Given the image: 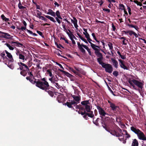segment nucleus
Returning <instances> with one entry per match:
<instances>
[{"label": "nucleus", "instance_id": "nucleus-1", "mask_svg": "<svg viewBox=\"0 0 146 146\" xmlns=\"http://www.w3.org/2000/svg\"><path fill=\"white\" fill-rule=\"evenodd\" d=\"M128 82L133 88L135 90H137V86L138 88L142 89L144 85V82L143 81L140 82L139 81L135 79L131 80L129 79Z\"/></svg>", "mask_w": 146, "mask_h": 146}, {"label": "nucleus", "instance_id": "nucleus-2", "mask_svg": "<svg viewBox=\"0 0 146 146\" xmlns=\"http://www.w3.org/2000/svg\"><path fill=\"white\" fill-rule=\"evenodd\" d=\"M131 129L137 135L138 138L141 140L146 141V137L144 133L138 129L133 126L131 127Z\"/></svg>", "mask_w": 146, "mask_h": 146}, {"label": "nucleus", "instance_id": "nucleus-3", "mask_svg": "<svg viewBox=\"0 0 146 146\" xmlns=\"http://www.w3.org/2000/svg\"><path fill=\"white\" fill-rule=\"evenodd\" d=\"M72 97L74 99V100L71 101V102H67L66 104L69 108H72V105H76L78 103H80V96L78 95V96H76L75 95H72Z\"/></svg>", "mask_w": 146, "mask_h": 146}, {"label": "nucleus", "instance_id": "nucleus-4", "mask_svg": "<svg viewBox=\"0 0 146 146\" xmlns=\"http://www.w3.org/2000/svg\"><path fill=\"white\" fill-rule=\"evenodd\" d=\"M36 86L41 89L45 91L50 89V86L48 82H42L40 80L37 81Z\"/></svg>", "mask_w": 146, "mask_h": 146}, {"label": "nucleus", "instance_id": "nucleus-5", "mask_svg": "<svg viewBox=\"0 0 146 146\" xmlns=\"http://www.w3.org/2000/svg\"><path fill=\"white\" fill-rule=\"evenodd\" d=\"M117 132L115 131H112L110 132V133L112 135L115 136L116 137H119L118 139L120 141H122L123 139V133L122 132V130L119 128L117 129Z\"/></svg>", "mask_w": 146, "mask_h": 146}, {"label": "nucleus", "instance_id": "nucleus-6", "mask_svg": "<svg viewBox=\"0 0 146 146\" xmlns=\"http://www.w3.org/2000/svg\"><path fill=\"white\" fill-rule=\"evenodd\" d=\"M16 55L19 56V58L20 59L22 60L23 62H24L25 58V53L17 48L16 49Z\"/></svg>", "mask_w": 146, "mask_h": 146}, {"label": "nucleus", "instance_id": "nucleus-7", "mask_svg": "<svg viewBox=\"0 0 146 146\" xmlns=\"http://www.w3.org/2000/svg\"><path fill=\"white\" fill-rule=\"evenodd\" d=\"M108 103L109 104L110 107L114 113H117L119 111V106H116L114 103L111 102L110 101H108Z\"/></svg>", "mask_w": 146, "mask_h": 146}, {"label": "nucleus", "instance_id": "nucleus-8", "mask_svg": "<svg viewBox=\"0 0 146 146\" xmlns=\"http://www.w3.org/2000/svg\"><path fill=\"white\" fill-rule=\"evenodd\" d=\"M102 67L105 69V71L107 72L110 73L113 71V68L110 64L105 63Z\"/></svg>", "mask_w": 146, "mask_h": 146}, {"label": "nucleus", "instance_id": "nucleus-9", "mask_svg": "<svg viewBox=\"0 0 146 146\" xmlns=\"http://www.w3.org/2000/svg\"><path fill=\"white\" fill-rule=\"evenodd\" d=\"M98 110V112L100 115L102 116H102H104L105 115H108V114L106 113L104 110L101 107L98 106H96Z\"/></svg>", "mask_w": 146, "mask_h": 146}, {"label": "nucleus", "instance_id": "nucleus-10", "mask_svg": "<svg viewBox=\"0 0 146 146\" xmlns=\"http://www.w3.org/2000/svg\"><path fill=\"white\" fill-rule=\"evenodd\" d=\"M89 112H90L89 113H87L85 110L83 112H81V114L82 115H84L85 116L88 115L91 117H93L94 116V115L93 114L92 111H90Z\"/></svg>", "mask_w": 146, "mask_h": 146}, {"label": "nucleus", "instance_id": "nucleus-11", "mask_svg": "<svg viewBox=\"0 0 146 146\" xmlns=\"http://www.w3.org/2000/svg\"><path fill=\"white\" fill-rule=\"evenodd\" d=\"M118 61L119 62V65L120 67L123 69L124 70H128L127 67L124 64V61L122 60L121 59H119Z\"/></svg>", "mask_w": 146, "mask_h": 146}, {"label": "nucleus", "instance_id": "nucleus-12", "mask_svg": "<svg viewBox=\"0 0 146 146\" xmlns=\"http://www.w3.org/2000/svg\"><path fill=\"white\" fill-rule=\"evenodd\" d=\"M78 46V48L80 51L83 53H85L86 52V51L83 48V45H85L82 44H80L79 42H78L77 43Z\"/></svg>", "mask_w": 146, "mask_h": 146}, {"label": "nucleus", "instance_id": "nucleus-13", "mask_svg": "<svg viewBox=\"0 0 146 146\" xmlns=\"http://www.w3.org/2000/svg\"><path fill=\"white\" fill-rule=\"evenodd\" d=\"M71 22L74 25V26L75 28L76 29V30H78V26L77 25V20L76 19V18L75 17H73V19H71Z\"/></svg>", "mask_w": 146, "mask_h": 146}, {"label": "nucleus", "instance_id": "nucleus-14", "mask_svg": "<svg viewBox=\"0 0 146 146\" xmlns=\"http://www.w3.org/2000/svg\"><path fill=\"white\" fill-rule=\"evenodd\" d=\"M5 52L6 54V56L9 58V61L11 62L14 61V59L13 58V56L9 52H8L6 50H5Z\"/></svg>", "mask_w": 146, "mask_h": 146}, {"label": "nucleus", "instance_id": "nucleus-15", "mask_svg": "<svg viewBox=\"0 0 146 146\" xmlns=\"http://www.w3.org/2000/svg\"><path fill=\"white\" fill-rule=\"evenodd\" d=\"M77 104H76L75 105H72L74 106H75V108L76 109H79V111H78V113H81L82 112H83L84 110L85 109H84V107H81V105H76Z\"/></svg>", "mask_w": 146, "mask_h": 146}, {"label": "nucleus", "instance_id": "nucleus-16", "mask_svg": "<svg viewBox=\"0 0 146 146\" xmlns=\"http://www.w3.org/2000/svg\"><path fill=\"white\" fill-rule=\"evenodd\" d=\"M111 60L115 67L116 68H117L118 66V64L117 62L115 59L113 58H111Z\"/></svg>", "mask_w": 146, "mask_h": 146}, {"label": "nucleus", "instance_id": "nucleus-17", "mask_svg": "<svg viewBox=\"0 0 146 146\" xmlns=\"http://www.w3.org/2000/svg\"><path fill=\"white\" fill-rule=\"evenodd\" d=\"M47 14L48 15H50L53 17H55V13L50 9H48V12L47 13Z\"/></svg>", "mask_w": 146, "mask_h": 146}, {"label": "nucleus", "instance_id": "nucleus-18", "mask_svg": "<svg viewBox=\"0 0 146 146\" xmlns=\"http://www.w3.org/2000/svg\"><path fill=\"white\" fill-rule=\"evenodd\" d=\"M90 44L91 47L95 50V51H97L98 49L97 48H99V46L95 45L92 42H90Z\"/></svg>", "mask_w": 146, "mask_h": 146}, {"label": "nucleus", "instance_id": "nucleus-19", "mask_svg": "<svg viewBox=\"0 0 146 146\" xmlns=\"http://www.w3.org/2000/svg\"><path fill=\"white\" fill-rule=\"evenodd\" d=\"M119 38L120 39H123L122 41L123 44V45H126L127 44V42L128 41V40L126 39V38L124 37H122Z\"/></svg>", "mask_w": 146, "mask_h": 146}, {"label": "nucleus", "instance_id": "nucleus-20", "mask_svg": "<svg viewBox=\"0 0 146 146\" xmlns=\"http://www.w3.org/2000/svg\"><path fill=\"white\" fill-rule=\"evenodd\" d=\"M123 32L125 34L127 35L128 34H129L130 36H131L133 35L134 32L132 31H123Z\"/></svg>", "mask_w": 146, "mask_h": 146}, {"label": "nucleus", "instance_id": "nucleus-21", "mask_svg": "<svg viewBox=\"0 0 146 146\" xmlns=\"http://www.w3.org/2000/svg\"><path fill=\"white\" fill-rule=\"evenodd\" d=\"M138 141L136 139H134L133 140L131 145L132 146H138Z\"/></svg>", "mask_w": 146, "mask_h": 146}, {"label": "nucleus", "instance_id": "nucleus-22", "mask_svg": "<svg viewBox=\"0 0 146 146\" xmlns=\"http://www.w3.org/2000/svg\"><path fill=\"white\" fill-rule=\"evenodd\" d=\"M18 64L19 65L21 66L20 67V68L21 69V68H22V67H23V68H26V70L29 69L28 66L22 62L19 63Z\"/></svg>", "mask_w": 146, "mask_h": 146}, {"label": "nucleus", "instance_id": "nucleus-23", "mask_svg": "<svg viewBox=\"0 0 146 146\" xmlns=\"http://www.w3.org/2000/svg\"><path fill=\"white\" fill-rule=\"evenodd\" d=\"M102 59L103 57L101 58H98L97 59L98 62L102 66L105 63L103 62Z\"/></svg>", "mask_w": 146, "mask_h": 146}, {"label": "nucleus", "instance_id": "nucleus-24", "mask_svg": "<svg viewBox=\"0 0 146 146\" xmlns=\"http://www.w3.org/2000/svg\"><path fill=\"white\" fill-rule=\"evenodd\" d=\"M49 80L51 81V83L53 84L55 83L57 81L54 76L51 77V78H49Z\"/></svg>", "mask_w": 146, "mask_h": 146}, {"label": "nucleus", "instance_id": "nucleus-25", "mask_svg": "<svg viewBox=\"0 0 146 146\" xmlns=\"http://www.w3.org/2000/svg\"><path fill=\"white\" fill-rule=\"evenodd\" d=\"M0 33L4 34V37L6 38H9L10 35L8 33L0 31Z\"/></svg>", "mask_w": 146, "mask_h": 146}, {"label": "nucleus", "instance_id": "nucleus-26", "mask_svg": "<svg viewBox=\"0 0 146 146\" xmlns=\"http://www.w3.org/2000/svg\"><path fill=\"white\" fill-rule=\"evenodd\" d=\"M1 17L3 20L5 22L9 21H10L9 19L6 18L3 14L1 15Z\"/></svg>", "mask_w": 146, "mask_h": 146}, {"label": "nucleus", "instance_id": "nucleus-27", "mask_svg": "<svg viewBox=\"0 0 146 146\" xmlns=\"http://www.w3.org/2000/svg\"><path fill=\"white\" fill-rule=\"evenodd\" d=\"M85 37L87 39V40L90 43V42H91V41L92 40L90 38V36L88 33L87 34H85L84 35Z\"/></svg>", "mask_w": 146, "mask_h": 146}, {"label": "nucleus", "instance_id": "nucleus-28", "mask_svg": "<svg viewBox=\"0 0 146 146\" xmlns=\"http://www.w3.org/2000/svg\"><path fill=\"white\" fill-rule=\"evenodd\" d=\"M85 110L87 112H89L91 110V107L90 106V104H88L86 106H85L84 107Z\"/></svg>", "mask_w": 146, "mask_h": 146}, {"label": "nucleus", "instance_id": "nucleus-29", "mask_svg": "<svg viewBox=\"0 0 146 146\" xmlns=\"http://www.w3.org/2000/svg\"><path fill=\"white\" fill-rule=\"evenodd\" d=\"M89 104H90V103L89 102V100L84 101L81 102V104L84 105V107L87 106Z\"/></svg>", "mask_w": 146, "mask_h": 146}, {"label": "nucleus", "instance_id": "nucleus-30", "mask_svg": "<svg viewBox=\"0 0 146 146\" xmlns=\"http://www.w3.org/2000/svg\"><path fill=\"white\" fill-rule=\"evenodd\" d=\"M83 47L87 50V51L88 52L89 54L91 56L92 53L91 52L90 49L88 48V47L86 45H83Z\"/></svg>", "mask_w": 146, "mask_h": 146}, {"label": "nucleus", "instance_id": "nucleus-31", "mask_svg": "<svg viewBox=\"0 0 146 146\" xmlns=\"http://www.w3.org/2000/svg\"><path fill=\"white\" fill-rule=\"evenodd\" d=\"M45 17L54 23L56 22L54 19L52 17H50L49 15H46Z\"/></svg>", "mask_w": 146, "mask_h": 146}, {"label": "nucleus", "instance_id": "nucleus-32", "mask_svg": "<svg viewBox=\"0 0 146 146\" xmlns=\"http://www.w3.org/2000/svg\"><path fill=\"white\" fill-rule=\"evenodd\" d=\"M68 31L70 33V35H69V37L70 39H74V38H75V37L73 35L72 33L71 32L70 30L69 29H68Z\"/></svg>", "mask_w": 146, "mask_h": 146}, {"label": "nucleus", "instance_id": "nucleus-33", "mask_svg": "<svg viewBox=\"0 0 146 146\" xmlns=\"http://www.w3.org/2000/svg\"><path fill=\"white\" fill-rule=\"evenodd\" d=\"M78 36L80 38L86 43H88V42L86 39H85L84 38L82 37L80 35L78 34Z\"/></svg>", "mask_w": 146, "mask_h": 146}, {"label": "nucleus", "instance_id": "nucleus-34", "mask_svg": "<svg viewBox=\"0 0 146 146\" xmlns=\"http://www.w3.org/2000/svg\"><path fill=\"white\" fill-rule=\"evenodd\" d=\"M56 16V17L59 18L60 19H62V18L60 15V13L59 11H57L55 13V15Z\"/></svg>", "mask_w": 146, "mask_h": 146}, {"label": "nucleus", "instance_id": "nucleus-35", "mask_svg": "<svg viewBox=\"0 0 146 146\" xmlns=\"http://www.w3.org/2000/svg\"><path fill=\"white\" fill-rule=\"evenodd\" d=\"M124 135H126L125 137L126 138H129L130 137V135L128 133L127 131L126 130H123V131Z\"/></svg>", "mask_w": 146, "mask_h": 146}, {"label": "nucleus", "instance_id": "nucleus-36", "mask_svg": "<svg viewBox=\"0 0 146 146\" xmlns=\"http://www.w3.org/2000/svg\"><path fill=\"white\" fill-rule=\"evenodd\" d=\"M11 43L12 44H13L14 43L16 44V46L18 47H20L21 46H22L23 45V44H22L19 43V42L18 41H17L16 42L12 41L11 42Z\"/></svg>", "mask_w": 146, "mask_h": 146}, {"label": "nucleus", "instance_id": "nucleus-37", "mask_svg": "<svg viewBox=\"0 0 146 146\" xmlns=\"http://www.w3.org/2000/svg\"><path fill=\"white\" fill-rule=\"evenodd\" d=\"M108 45L109 48V49L110 50H111V52L113 53L112 52V50L113 49V45L110 42H109L108 44Z\"/></svg>", "mask_w": 146, "mask_h": 146}, {"label": "nucleus", "instance_id": "nucleus-38", "mask_svg": "<svg viewBox=\"0 0 146 146\" xmlns=\"http://www.w3.org/2000/svg\"><path fill=\"white\" fill-rule=\"evenodd\" d=\"M5 45L9 48V49L11 50H13L14 49V48L10 45V44L8 43H6Z\"/></svg>", "mask_w": 146, "mask_h": 146}, {"label": "nucleus", "instance_id": "nucleus-39", "mask_svg": "<svg viewBox=\"0 0 146 146\" xmlns=\"http://www.w3.org/2000/svg\"><path fill=\"white\" fill-rule=\"evenodd\" d=\"M28 74L29 75V76L28 77H27L26 78L27 80H28L29 79H30V78H32L33 77V74H32L31 72L29 73Z\"/></svg>", "mask_w": 146, "mask_h": 146}, {"label": "nucleus", "instance_id": "nucleus-40", "mask_svg": "<svg viewBox=\"0 0 146 146\" xmlns=\"http://www.w3.org/2000/svg\"><path fill=\"white\" fill-rule=\"evenodd\" d=\"M46 72L47 74H49V76L51 77L53 76L52 75L51 72L50 70H47Z\"/></svg>", "mask_w": 146, "mask_h": 146}, {"label": "nucleus", "instance_id": "nucleus-41", "mask_svg": "<svg viewBox=\"0 0 146 146\" xmlns=\"http://www.w3.org/2000/svg\"><path fill=\"white\" fill-rule=\"evenodd\" d=\"M99 119V118H97L96 120L94 121V118H93V122L96 125H99V123L98 122V119Z\"/></svg>", "mask_w": 146, "mask_h": 146}, {"label": "nucleus", "instance_id": "nucleus-42", "mask_svg": "<svg viewBox=\"0 0 146 146\" xmlns=\"http://www.w3.org/2000/svg\"><path fill=\"white\" fill-rule=\"evenodd\" d=\"M134 2L137 4L138 5H139L140 6H142V4L140 2H139L137 0H134Z\"/></svg>", "mask_w": 146, "mask_h": 146}, {"label": "nucleus", "instance_id": "nucleus-43", "mask_svg": "<svg viewBox=\"0 0 146 146\" xmlns=\"http://www.w3.org/2000/svg\"><path fill=\"white\" fill-rule=\"evenodd\" d=\"M72 71L76 75H78L80 77L81 76V75L78 72L74 70H72Z\"/></svg>", "mask_w": 146, "mask_h": 146}, {"label": "nucleus", "instance_id": "nucleus-44", "mask_svg": "<svg viewBox=\"0 0 146 146\" xmlns=\"http://www.w3.org/2000/svg\"><path fill=\"white\" fill-rule=\"evenodd\" d=\"M36 13L37 15L36 17H37L39 18V17L41 16V15L42 14L41 12H40L39 11L37 10V11Z\"/></svg>", "mask_w": 146, "mask_h": 146}, {"label": "nucleus", "instance_id": "nucleus-45", "mask_svg": "<svg viewBox=\"0 0 146 146\" xmlns=\"http://www.w3.org/2000/svg\"><path fill=\"white\" fill-rule=\"evenodd\" d=\"M18 6L19 8L20 9H23L25 8V7H23V6L21 4V3L20 2L18 4Z\"/></svg>", "mask_w": 146, "mask_h": 146}, {"label": "nucleus", "instance_id": "nucleus-46", "mask_svg": "<svg viewBox=\"0 0 146 146\" xmlns=\"http://www.w3.org/2000/svg\"><path fill=\"white\" fill-rule=\"evenodd\" d=\"M119 9L121 10H123L124 9V6L122 4H119Z\"/></svg>", "mask_w": 146, "mask_h": 146}, {"label": "nucleus", "instance_id": "nucleus-47", "mask_svg": "<svg viewBox=\"0 0 146 146\" xmlns=\"http://www.w3.org/2000/svg\"><path fill=\"white\" fill-rule=\"evenodd\" d=\"M61 39H62L64 40L66 43L68 44L69 43L68 40L66 39V38L65 37H60V40Z\"/></svg>", "mask_w": 146, "mask_h": 146}, {"label": "nucleus", "instance_id": "nucleus-48", "mask_svg": "<svg viewBox=\"0 0 146 146\" xmlns=\"http://www.w3.org/2000/svg\"><path fill=\"white\" fill-rule=\"evenodd\" d=\"M113 75L115 77H117L118 76L119 73L118 72L116 71H115L113 72Z\"/></svg>", "mask_w": 146, "mask_h": 146}, {"label": "nucleus", "instance_id": "nucleus-49", "mask_svg": "<svg viewBox=\"0 0 146 146\" xmlns=\"http://www.w3.org/2000/svg\"><path fill=\"white\" fill-rule=\"evenodd\" d=\"M36 32L37 33H38L39 35L41 36L42 38L44 37V36L43 35L42 33V32L38 31H37Z\"/></svg>", "mask_w": 146, "mask_h": 146}, {"label": "nucleus", "instance_id": "nucleus-50", "mask_svg": "<svg viewBox=\"0 0 146 146\" xmlns=\"http://www.w3.org/2000/svg\"><path fill=\"white\" fill-rule=\"evenodd\" d=\"M99 58H101L103 57V56L101 53L100 52L96 54Z\"/></svg>", "mask_w": 146, "mask_h": 146}, {"label": "nucleus", "instance_id": "nucleus-51", "mask_svg": "<svg viewBox=\"0 0 146 146\" xmlns=\"http://www.w3.org/2000/svg\"><path fill=\"white\" fill-rule=\"evenodd\" d=\"M54 84H55L54 85L58 89H59L60 88V86L59 85L58 83L56 82Z\"/></svg>", "mask_w": 146, "mask_h": 146}, {"label": "nucleus", "instance_id": "nucleus-52", "mask_svg": "<svg viewBox=\"0 0 146 146\" xmlns=\"http://www.w3.org/2000/svg\"><path fill=\"white\" fill-rule=\"evenodd\" d=\"M32 78H30V79H29L28 80H29L33 84H36L37 82H36L35 81H33V80L31 79Z\"/></svg>", "mask_w": 146, "mask_h": 146}, {"label": "nucleus", "instance_id": "nucleus-53", "mask_svg": "<svg viewBox=\"0 0 146 146\" xmlns=\"http://www.w3.org/2000/svg\"><path fill=\"white\" fill-rule=\"evenodd\" d=\"M55 19H56V21L59 24H60L61 23V21L59 19H60L59 18H58L57 17H55Z\"/></svg>", "mask_w": 146, "mask_h": 146}, {"label": "nucleus", "instance_id": "nucleus-54", "mask_svg": "<svg viewBox=\"0 0 146 146\" xmlns=\"http://www.w3.org/2000/svg\"><path fill=\"white\" fill-rule=\"evenodd\" d=\"M20 73L22 75L24 76H25L26 74V72L25 71H22Z\"/></svg>", "mask_w": 146, "mask_h": 146}, {"label": "nucleus", "instance_id": "nucleus-55", "mask_svg": "<svg viewBox=\"0 0 146 146\" xmlns=\"http://www.w3.org/2000/svg\"><path fill=\"white\" fill-rule=\"evenodd\" d=\"M48 92L49 94H50V95L52 97L53 96L54 94H53V92H52L50 91H48Z\"/></svg>", "mask_w": 146, "mask_h": 146}, {"label": "nucleus", "instance_id": "nucleus-56", "mask_svg": "<svg viewBox=\"0 0 146 146\" xmlns=\"http://www.w3.org/2000/svg\"><path fill=\"white\" fill-rule=\"evenodd\" d=\"M62 26L63 29H64V31L65 32H66V31H67V30L66 28L65 25L64 24V22H62Z\"/></svg>", "mask_w": 146, "mask_h": 146}, {"label": "nucleus", "instance_id": "nucleus-57", "mask_svg": "<svg viewBox=\"0 0 146 146\" xmlns=\"http://www.w3.org/2000/svg\"><path fill=\"white\" fill-rule=\"evenodd\" d=\"M0 55H1L2 57L4 58L5 57V54L4 52H2L0 53Z\"/></svg>", "mask_w": 146, "mask_h": 146}, {"label": "nucleus", "instance_id": "nucleus-58", "mask_svg": "<svg viewBox=\"0 0 146 146\" xmlns=\"http://www.w3.org/2000/svg\"><path fill=\"white\" fill-rule=\"evenodd\" d=\"M74 68L76 70V71H77V72H78L79 73L80 72V71L81 70V69L78 68H77L76 67H74Z\"/></svg>", "mask_w": 146, "mask_h": 146}, {"label": "nucleus", "instance_id": "nucleus-59", "mask_svg": "<svg viewBox=\"0 0 146 146\" xmlns=\"http://www.w3.org/2000/svg\"><path fill=\"white\" fill-rule=\"evenodd\" d=\"M40 82H48L46 80V79L45 78H43L41 79V80H40Z\"/></svg>", "mask_w": 146, "mask_h": 146}, {"label": "nucleus", "instance_id": "nucleus-60", "mask_svg": "<svg viewBox=\"0 0 146 146\" xmlns=\"http://www.w3.org/2000/svg\"><path fill=\"white\" fill-rule=\"evenodd\" d=\"M83 30L84 31V32L83 33L84 35H85V34H87L88 33L87 31V29H83Z\"/></svg>", "mask_w": 146, "mask_h": 146}, {"label": "nucleus", "instance_id": "nucleus-61", "mask_svg": "<svg viewBox=\"0 0 146 146\" xmlns=\"http://www.w3.org/2000/svg\"><path fill=\"white\" fill-rule=\"evenodd\" d=\"M56 64L58 65L60 67V68L63 69H64V68H63V67H62V65L60 64L57 62H56Z\"/></svg>", "mask_w": 146, "mask_h": 146}, {"label": "nucleus", "instance_id": "nucleus-62", "mask_svg": "<svg viewBox=\"0 0 146 146\" xmlns=\"http://www.w3.org/2000/svg\"><path fill=\"white\" fill-rule=\"evenodd\" d=\"M8 66L10 68L12 69H13L14 68V66L12 64H11L10 65H8Z\"/></svg>", "mask_w": 146, "mask_h": 146}, {"label": "nucleus", "instance_id": "nucleus-63", "mask_svg": "<svg viewBox=\"0 0 146 146\" xmlns=\"http://www.w3.org/2000/svg\"><path fill=\"white\" fill-rule=\"evenodd\" d=\"M103 10V11H107L108 13H109L110 12V9L104 8Z\"/></svg>", "mask_w": 146, "mask_h": 146}, {"label": "nucleus", "instance_id": "nucleus-64", "mask_svg": "<svg viewBox=\"0 0 146 146\" xmlns=\"http://www.w3.org/2000/svg\"><path fill=\"white\" fill-rule=\"evenodd\" d=\"M120 57L121 58V59H125V58H126V57L124 55H122L121 54V55H120Z\"/></svg>", "mask_w": 146, "mask_h": 146}]
</instances>
